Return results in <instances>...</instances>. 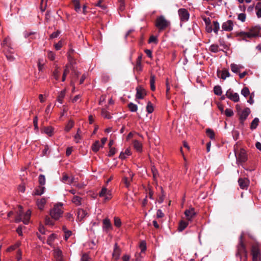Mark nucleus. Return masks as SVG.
<instances>
[{
  "mask_svg": "<svg viewBox=\"0 0 261 261\" xmlns=\"http://www.w3.org/2000/svg\"><path fill=\"white\" fill-rule=\"evenodd\" d=\"M236 256L239 257L240 261H247L248 251L245 243L244 233H242L239 238V243L237 245Z\"/></svg>",
  "mask_w": 261,
  "mask_h": 261,
  "instance_id": "obj_1",
  "label": "nucleus"
},
{
  "mask_svg": "<svg viewBox=\"0 0 261 261\" xmlns=\"http://www.w3.org/2000/svg\"><path fill=\"white\" fill-rule=\"evenodd\" d=\"M1 45L3 48V52L5 53L8 60L11 62L13 61L15 58L12 55L13 51L10 38L9 37L5 38Z\"/></svg>",
  "mask_w": 261,
  "mask_h": 261,
  "instance_id": "obj_2",
  "label": "nucleus"
},
{
  "mask_svg": "<svg viewBox=\"0 0 261 261\" xmlns=\"http://www.w3.org/2000/svg\"><path fill=\"white\" fill-rule=\"evenodd\" d=\"M19 207L20 210L17 212V217L15 218V221L18 223L22 221L24 224H27L30 221L31 212L29 210L24 214L22 210V207L19 206Z\"/></svg>",
  "mask_w": 261,
  "mask_h": 261,
  "instance_id": "obj_3",
  "label": "nucleus"
},
{
  "mask_svg": "<svg viewBox=\"0 0 261 261\" xmlns=\"http://www.w3.org/2000/svg\"><path fill=\"white\" fill-rule=\"evenodd\" d=\"M170 24V21L166 19L163 15L158 17L155 22V25L160 31L166 29Z\"/></svg>",
  "mask_w": 261,
  "mask_h": 261,
  "instance_id": "obj_4",
  "label": "nucleus"
},
{
  "mask_svg": "<svg viewBox=\"0 0 261 261\" xmlns=\"http://www.w3.org/2000/svg\"><path fill=\"white\" fill-rule=\"evenodd\" d=\"M63 213L62 204L60 203L55 205L54 207L50 210V215L53 219L57 220L62 217Z\"/></svg>",
  "mask_w": 261,
  "mask_h": 261,
  "instance_id": "obj_5",
  "label": "nucleus"
},
{
  "mask_svg": "<svg viewBox=\"0 0 261 261\" xmlns=\"http://www.w3.org/2000/svg\"><path fill=\"white\" fill-rule=\"evenodd\" d=\"M250 253L252 261H261V249L258 244H254L251 245Z\"/></svg>",
  "mask_w": 261,
  "mask_h": 261,
  "instance_id": "obj_6",
  "label": "nucleus"
},
{
  "mask_svg": "<svg viewBox=\"0 0 261 261\" xmlns=\"http://www.w3.org/2000/svg\"><path fill=\"white\" fill-rule=\"evenodd\" d=\"M178 14L181 22L188 21L190 17V14L188 10L185 8H180L178 10Z\"/></svg>",
  "mask_w": 261,
  "mask_h": 261,
  "instance_id": "obj_7",
  "label": "nucleus"
},
{
  "mask_svg": "<svg viewBox=\"0 0 261 261\" xmlns=\"http://www.w3.org/2000/svg\"><path fill=\"white\" fill-rule=\"evenodd\" d=\"M250 113V110L248 108H246L242 111H239L238 114L240 116L239 119L240 123L243 125L244 121Z\"/></svg>",
  "mask_w": 261,
  "mask_h": 261,
  "instance_id": "obj_8",
  "label": "nucleus"
},
{
  "mask_svg": "<svg viewBox=\"0 0 261 261\" xmlns=\"http://www.w3.org/2000/svg\"><path fill=\"white\" fill-rule=\"evenodd\" d=\"M146 95L145 89L141 85H139L136 88V98L142 99L144 98Z\"/></svg>",
  "mask_w": 261,
  "mask_h": 261,
  "instance_id": "obj_9",
  "label": "nucleus"
},
{
  "mask_svg": "<svg viewBox=\"0 0 261 261\" xmlns=\"http://www.w3.org/2000/svg\"><path fill=\"white\" fill-rule=\"evenodd\" d=\"M225 95L227 98L234 102H237L239 101L240 98L239 94L237 93L233 92V90L231 89H228L226 91Z\"/></svg>",
  "mask_w": 261,
  "mask_h": 261,
  "instance_id": "obj_10",
  "label": "nucleus"
},
{
  "mask_svg": "<svg viewBox=\"0 0 261 261\" xmlns=\"http://www.w3.org/2000/svg\"><path fill=\"white\" fill-rule=\"evenodd\" d=\"M99 195L101 197H103L105 200H109L112 198V192L106 188H102Z\"/></svg>",
  "mask_w": 261,
  "mask_h": 261,
  "instance_id": "obj_11",
  "label": "nucleus"
},
{
  "mask_svg": "<svg viewBox=\"0 0 261 261\" xmlns=\"http://www.w3.org/2000/svg\"><path fill=\"white\" fill-rule=\"evenodd\" d=\"M102 229L106 232L112 230L113 226L110 220L108 218L104 219L102 221Z\"/></svg>",
  "mask_w": 261,
  "mask_h": 261,
  "instance_id": "obj_12",
  "label": "nucleus"
},
{
  "mask_svg": "<svg viewBox=\"0 0 261 261\" xmlns=\"http://www.w3.org/2000/svg\"><path fill=\"white\" fill-rule=\"evenodd\" d=\"M185 215L188 221H191L192 219L196 216V213L193 207H190L185 211Z\"/></svg>",
  "mask_w": 261,
  "mask_h": 261,
  "instance_id": "obj_13",
  "label": "nucleus"
},
{
  "mask_svg": "<svg viewBox=\"0 0 261 261\" xmlns=\"http://www.w3.org/2000/svg\"><path fill=\"white\" fill-rule=\"evenodd\" d=\"M233 23L231 20L223 22L222 24V29L225 31H231L233 29Z\"/></svg>",
  "mask_w": 261,
  "mask_h": 261,
  "instance_id": "obj_14",
  "label": "nucleus"
},
{
  "mask_svg": "<svg viewBox=\"0 0 261 261\" xmlns=\"http://www.w3.org/2000/svg\"><path fill=\"white\" fill-rule=\"evenodd\" d=\"M249 180L246 178H240L238 180L239 186L242 189H247L249 186Z\"/></svg>",
  "mask_w": 261,
  "mask_h": 261,
  "instance_id": "obj_15",
  "label": "nucleus"
},
{
  "mask_svg": "<svg viewBox=\"0 0 261 261\" xmlns=\"http://www.w3.org/2000/svg\"><path fill=\"white\" fill-rule=\"evenodd\" d=\"M238 161L240 162H245L247 160L246 153L244 150H241L237 157Z\"/></svg>",
  "mask_w": 261,
  "mask_h": 261,
  "instance_id": "obj_16",
  "label": "nucleus"
},
{
  "mask_svg": "<svg viewBox=\"0 0 261 261\" xmlns=\"http://www.w3.org/2000/svg\"><path fill=\"white\" fill-rule=\"evenodd\" d=\"M88 215L87 212L82 208H79L77 212V217L79 221H81Z\"/></svg>",
  "mask_w": 261,
  "mask_h": 261,
  "instance_id": "obj_17",
  "label": "nucleus"
},
{
  "mask_svg": "<svg viewBox=\"0 0 261 261\" xmlns=\"http://www.w3.org/2000/svg\"><path fill=\"white\" fill-rule=\"evenodd\" d=\"M47 199L45 198H42L40 199H37L36 201L37 205L38 208L40 210H43L44 206L46 203Z\"/></svg>",
  "mask_w": 261,
  "mask_h": 261,
  "instance_id": "obj_18",
  "label": "nucleus"
},
{
  "mask_svg": "<svg viewBox=\"0 0 261 261\" xmlns=\"http://www.w3.org/2000/svg\"><path fill=\"white\" fill-rule=\"evenodd\" d=\"M120 255V249L118 247L117 244H115L114 251L113 253V257L114 259H117L119 258Z\"/></svg>",
  "mask_w": 261,
  "mask_h": 261,
  "instance_id": "obj_19",
  "label": "nucleus"
},
{
  "mask_svg": "<svg viewBox=\"0 0 261 261\" xmlns=\"http://www.w3.org/2000/svg\"><path fill=\"white\" fill-rule=\"evenodd\" d=\"M237 35L240 36L243 38H250L253 37V35H252L250 30L248 32H240L237 34Z\"/></svg>",
  "mask_w": 261,
  "mask_h": 261,
  "instance_id": "obj_20",
  "label": "nucleus"
},
{
  "mask_svg": "<svg viewBox=\"0 0 261 261\" xmlns=\"http://www.w3.org/2000/svg\"><path fill=\"white\" fill-rule=\"evenodd\" d=\"M54 256L57 261H62V251L58 249L54 250Z\"/></svg>",
  "mask_w": 261,
  "mask_h": 261,
  "instance_id": "obj_21",
  "label": "nucleus"
},
{
  "mask_svg": "<svg viewBox=\"0 0 261 261\" xmlns=\"http://www.w3.org/2000/svg\"><path fill=\"white\" fill-rule=\"evenodd\" d=\"M252 35H253V37L258 36L259 34L261 35V28L258 27H254L250 30Z\"/></svg>",
  "mask_w": 261,
  "mask_h": 261,
  "instance_id": "obj_22",
  "label": "nucleus"
},
{
  "mask_svg": "<svg viewBox=\"0 0 261 261\" xmlns=\"http://www.w3.org/2000/svg\"><path fill=\"white\" fill-rule=\"evenodd\" d=\"M45 187L44 186H39L35 189L34 194L35 195H41L44 193Z\"/></svg>",
  "mask_w": 261,
  "mask_h": 261,
  "instance_id": "obj_23",
  "label": "nucleus"
},
{
  "mask_svg": "<svg viewBox=\"0 0 261 261\" xmlns=\"http://www.w3.org/2000/svg\"><path fill=\"white\" fill-rule=\"evenodd\" d=\"M72 4L74 6V10L79 13L81 11V5L79 0H72Z\"/></svg>",
  "mask_w": 261,
  "mask_h": 261,
  "instance_id": "obj_24",
  "label": "nucleus"
},
{
  "mask_svg": "<svg viewBox=\"0 0 261 261\" xmlns=\"http://www.w3.org/2000/svg\"><path fill=\"white\" fill-rule=\"evenodd\" d=\"M133 146L135 149L138 152H141L142 149V145L140 142L138 140H135L133 142Z\"/></svg>",
  "mask_w": 261,
  "mask_h": 261,
  "instance_id": "obj_25",
  "label": "nucleus"
},
{
  "mask_svg": "<svg viewBox=\"0 0 261 261\" xmlns=\"http://www.w3.org/2000/svg\"><path fill=\"white\" fill-rule=\"evenodd\" d=\"M129 176L130 177V179H128V178L126 177H124L123 179L124 183L127 188H128L129 187V186L130 185V181L132 180L133 177L134 176V174L132 173L129 172Z\"/></svg>",
  "mask_w": 261,
  "mask_h": 261,
  "instance_id": "obj_26",
  "label": "nucleus"
},
{
  "mask_svg": "<svg viewBox=\"0 0 261 261\" xmlns=\"http://www.w3.org/2000/svg\"><path fill=\"white\" fill-rule=\"evenodd\" d=\"M43 132L45 134L50 137L53 135L54 128L51 126L45 127L43 128Z\"/></svg>",
  "mask_w": 261,
  "mask_h": 261,
  "instance_id": "obj_27",
  "label": "nucleus"
},
{
  "mask_svg": "<svg viewBox=\"0 0 261 261\" xmlns=\"http://www.w3.org/2000/svg\"><path fill=\"white\" fill-rule=\"evenodd\" d=\"M188 223L184 221H181L179 222L178 230L179 231H183L188 226Z\"/></svg>",
  "mask_w": 261,
  "mask_h": 261,
  "instance_id": "obj_28",
  "label": "nucleus"
},
{
  "mask_svg": "<svg viewBox=\"0 0 261 261\" xmlns=\"http://www.w3.org/2000/svg\"><path fill=\"white\" fill-rule=\"evenodd\" d=\"M99 141H96L92 146V149L94 152H97L101 147Z\"/></svg>",
  "mask_w": 261,
  "mask_h": 261,
  "instance_id": "obj_29",
  "label": "nucleus"
},
{
  "mask_svg": "<svg viewBox=\"0 0 261 261\" xmlns=\"http://www.w3.org/2000/svg\"><path fill=\"white\" fill-rule=\"evenodd\" d=\"M59 68L57 66H56V69L53 73L54 78L57 81L59 80L60 75V72Z\"/></svg>",
  "mask_w": 261,
  "mask_h": 261,
  "instance_id": "obj_30",
  "label": "nucleus"
},
{
  "mask_svg": "<svg viewBox=\"0 0 261 261\" xmlns=\"http://www.w3.org/2000/svg\"><path fill=\"white\" fill-rule=\"evenodd\" d=\"M151 172L153 175V178L154 180H156L157 178L159 176L158 171L156 167L154 166L151 167Z\"/></svg>",
  "mask_w": 261,
  "mask_h": 261,
  "instance_id": "obj_31",
  "label": "nucleus"
},
{
  "mask_svg": "<svg viewBox=\"0 0 261 261\" xmlns=\"http://www.w3.org/2000/svg\"><path fill=\"white\" fill-rule=\"evenodd\" d=\"M209 50L213 53H216L221 50L220 49H219V46L217 44H212L210 47Z\"/></svg>",
  "mask_w": 261,
  "mask_h": 261,
  "instance_id": "obj_32",
  "label": "nucleus"
},
{
  "mask_svg": "<svg viewBox=\"0 0 261 261\" xmlns=\"http://www.w3.org/2000/svg\"><path fill=\"white\" fill-rule=\"evenodd\" d=\"M128 108L132 112H136L138 110V106L137 105L134 104L133 102H129L128 104Z\"/></svg>",
  "mask_w": 261,
  "mask_h": 261,
  "instance_id": "obj_33",
  "label": "nucleus"
},
{
  "mask_svg": "<svg viewBox=\"0 0 261 261\" xmlns=\"http://www.w3.org/2000/svg\"><path fill=\"white\" fill-rule=\"evenodd\" d=\"M146 109V111L149 114L152 113L153 112L154 108L152 103L150 101H148Z\"/></svg>",
  "mask_w": 261,
  "mask_h": 261,
  "instance_id": "obj_34",
  "label": "nucleus"
},
{
  "mask_svg": "<svg viewBox=\"0 0 261 261\" xmlns=\"http://www.w3.org/2000/svg\"><path fill=\"white\" fill-rule=\"evenodd\" d=\"M74 121L70 120L65 127V130L68 132L74 126Z\"/></svg>",
  "mask_w": 261,
  "mask_h": 261,
  "instance_id": "obj_35",
  "label": "nucleus"
},
{
  "mask_svg": "<svg viewBox=\"0 0 261 261\" xmlns=\"http://www.w3.org/2000/svg\"><path fill=\"white\" fill-rule=\"evenodd\" d=\"M259 119L257 118H255L252 121L250 128L251 129H255L258 125Z\"/></svg>",
  "mask_w": 261,
  "mask_h": 261,
  "instance_id": "obj_36",
  "label": "nucleus"
},
{
  "mask_svg": "<svg viewBox=\"0 0 261 261\" xmlns=\"http://www.w3.org/2000/svg\"><path fill=\"white\" fill-rule=\"evenodd\" d=\"M82 198L77 196H75L73 197L72 201L76 205H80L81 204Z\"/></svg>",
  "mask_w": 261,
  "mask_h": 261,
  "instance_id": "obj_37",
  "label": "nucleus"
},
{
  "mask_svg": "<svg viewBox=\"0 0 261 261\" xmlns=\"http://www.w3.org/2000/svg\"><path fill=\"white\" fill-rule=\"evenodd\" d=\"M101 115L105 118L111 119L112 117L110 113L108 111H107L105 109H102L101 110Z\"/></svg>",
  "mask_w": 261,
  "mask_h": 261,
  "instance_id": "obj_38",
  "label": "nucleus"
},
{
  "mask_svg": "<svg viewBox=\"0 0 261 261\" xmlns=\"http://www.w3.org/2000/svg\"><path fill=\"white\" fill-rule=\"evenodd\" d=\"M69 73V66L66 65L65 67V69L62 76V81L64 82L66 80V75Z\"/></svg>",
  "mask_w": 261,
  "mask_h": 261,
  "instance_id": "obj_39",
  "label": "nucleus"
},
{
  "mask_svg": "<svg viewBox=\"0 0 261 261\" xmlns=\"http://www.w3.org/2000/svg\"><path fill=\"white\" fill-rule=\"evenodd\" d=\"M65 90H63V91H61L60 92V93H59V95H58V101L60 103H63V98H64L65 96Z\"/></svg>",
  "mask_w": 261,
  "mask_h": 261,
  "instance_id": "obj_40",
  "label": "nucleus"
},
{
  "mask_svg": "<svg viewBox=\"0 0 261 261\" xmlns=\"http://www.w3.org/2000/svg\"><path fill=\"white\" fill-rule=\"evenodd\" d=\"M214 92L217 95H221L222 91L221 87L220 86H216L214 88Z\"/></svg>",
  "mask_w": 261,
  "mask_h": 261,
  "instance_id": "obj_41",
  "label": "nucleus"
},
{
  "mask_svg": "<svg viewBox=\"0 0 261 261\" xmlns=\"http://www.w3.org/2000/svg\"><path fill=\"white\" fill-rule=\"evenodd\" d=\"M206 134L207 136L211 139H214L215 138V133L212 129L210 128H207L206 129Z\"/></svg>",
  "mask_w": 261,
  "mask_h": 261,
  "instance_id": "obj_42",
  "label": "nucleus"
},
{
  "mask_svg": "<svg viewBox=\"0 0 261 261\" xmlns=\"http://www.w3.org/2000/svg\"><path fill=\"white\" fill-rule=\"evenodd\" d=\"M38 180L40 186H44L46 181L45 176L44 175L40 174L39 176Z\"/></svg>",
  "mask_w": 261,
  "mask_h": 261,
  "instance_id": "obj_43",
  "label": "nucleus"
},
{
  "mask_svg": "<svg viewBox=\"0 0 261 261\" xmlns=\"http://www.w3.org/2000/svg\"><path fill=\"white\" fill-rule=\"evenodd\" d=\"M230 68L231 71L234 73H237L240 71V66L235 64H231L230 65Z\"/></svg>",
  "mask_w": 261,
  "mask_h": 261,
  "instance_id": "obj_44",
  "label": "nucleus"
},
{
  "mask_svg": "<svg viewBox=\"0 0 261 261\" xmlns=\"http://www.w3.org/2000/svg\"><path fill=\"white\" fill-rule=\"evenodd\" d=\"M261 3L258 2L257 3L256 6H255V9L257 10L256 12V15L258 18L261 17Z\"/></svg>",
  "mask_w": 261,
  "mask_h": 261,
  "instance_id": "obj_45",
  "label": "nucleus"
},
{
  "mask_svg": "<svg viewBox=\"0 0 261 261\" xmlns=\"http://www.w3.org/2000/svg\"><path fill=\"white\" fill-rule=\"evenodd\" d=\"M230 76L229 72L227 70H223L222 71V73L221 74L220 77L222 79L225 80L226 77H229Z\"/></svg>",
  "mask_w": 261,
  "mask_h": 261,
  "instance_id": "obj_46",
  "label": "nucleus"
},
{
  "mask_svg": "<svg viewBox=\"0 0 261 261\" xmlns=\"http://www.w3.org/2000/svg\"><path fill=\"white\" fill-rule=\"evenodd\" d=\"M114 225L116 227L119 228L121 226V221L119 217H115L114 218Z\"/></svg>",
  "mask_w": 261,
  "mask_h": 261,
  "instance_id": "obj_47",
  "label": "nucleus"
},
{
  "mask_svg": "<svg viewBox=\"0 0 261 261\" xmlns=\"http://www.w3.org/2000/svg\"><path fill=\"white\" fill-rule=\"evenodd\" d=\"M81 130L80 128H78L77 130L76 134L74 136V139L75 140L76 143H79L80 140L81 139Z\"/></svg>",
  "mask_w": 261,
  "mask_h": 261,
  "instance_id": "obj_48",
  "label": "nucleus"
},
{
  "mask_svg": "<svg viewBox=\"0 0 261 261\" xmlns=\"http://www.w3.org/2000/svg\"><path fill=\"white\" fill-rule=\"evenodd\" d=\"M213 25H214V28L213 29V31L216 34H217L218 32L220 29L219 22L217 21H213Z\"/></svg>",
  "mask_w": 261,
  "mask_h": 261,
  "instance_id": "obj_49",
  "label": "nucleus"
},
{
  "mask_svg": "<svg viewBox=\"0 0 261 261\" xmlns=\"http://www.w3.org/2000/svg\"><path fill=\"white\" fill-rule=\"evenodd\" d=\"M241 94L244 96L245 97H246L247 96H248L250 94V91L249 89L245 87L242 89L241 90Z\"/></svg>",
  "mask_w": 261,
  "mask_h": 261,
  "instance_id": "obj_50",
  "label": "nucleus"
},
{
  "mask_svg": "<svg viewBox=\"0 0 261 261\" xmlns=\"http://www.w3.org/2000/svg\"><path fill=\"white\" fill-rule=\"evenodd\" d=\"M81 261H91V258L87 253H85L82 254Z\"/></svg>",
  "mask_w": 261,
  "mask_h": 261,
  "instance_id": "obj_51",
  "label": "nucleus"
},
{
  "mask_svg": "<svg viewBox=\"0 0 261 261\" xmlns=\"http://www.w3.org/2000/svg\"><path fill=\"white\" fill-rule=\"evenodd\" d=\"M21 244V243L18 242H17L15 245H12L10 247H9L8 249H7V251H12V250H14L15 249H16V248H17Z\"/></svg>",
  "mask_w": 261,
  "mask_h": 261,
  "instance_id": "obj_52",
  "label": "nucleus"
},
{
  "mask_svg": "<svg viewBox=\"0 0 261 261\" xmlns=\"http://www.w3.org/2000/svg\"><path fill=\"white\" fill-rule=\"evenodd\" d=\"M47 57L51 61H54L55 59L56 55L55 53L51 51H47Z\"/></svg>",
  "mask_w": 261,
  "mask_h": 261,
  "instance_id": "obj_53",
  "label": "nucleus"
},
{
  "mask_svg": "<svg viewBox=\"0 0 261 261\" xmlns=\"http://www.w3.org/2000/svg\"><path fill=\"white\" fill-rule=\"evenodd\" d=\"M246 14L245 13H240L238 16V19L241 22H244L246 20Z\"/></svg>",
  "mask_w": 261,
  "mask_h": 261,
  "instance_id": "obj_54",
  "label": "nucleus"
},
{
  "mask_svg": "<svg viewBox=\"0 0 261 261\" xmlns=\"http://www.w3.org/2000/svg\"><path fill=\"white\" fill-rule=\"evenodd\" d=\"M170 81L169 79L168 78H167L166 80V94H167V95H168V93H169V92L170 91Z\"/></svg>",
  "mask_w": 261,
  "mask_h": 261,
  "instance_id": "obj_55",
  "label": "nucleus"
},
{
  "mask_svg": "<svg viewBox=\"0 0 261 261\" xmlns=\"http://www.w3.org/2000/svg\"><path fill=\"white\" fill-rule=\"evenodd\" d=\"M119 3V10L123 11L125 9L124 0L118 1Z\"/></svg>",
  "mask_w": 261,
  "mask_h": 261,
  "instance_id": "obj_56",
  "label": "nucleus"
},
{
  "mask_svg": "<svg viewBox=\"0 0 261 261\" xmlns=\"http://www.w3.org/2000/svg\"><path fill=\"white\" fill-rule=\"evenodd\" d=\"M148 43H154L156 44L158 43L157 38L154 36H151L149 39Z\"/></svg>",
  "mask_w": 261,
  "mask_h": 261,
  "instance_id": "obj_57",
  "label": "nucleus"
},
{
  "mask_svg": "<svg viewBox=\"0 0 261 261\" xmlns=\"http://www.w3.org/2000/svg\"><path fill=\"white\" fill-rule=\"evenodd\" d=\"M135 69L137 71H141L142 70L141 62H140L139 61L136 62V65L135 67Z\"/></svg>",
  "mask_w": 261,
  "mask_h": 261,
  "instance_id": "obj_58",
  "label": "nucleus"
},
{
  "mask_svg": "<svg viewBox=\"0 0 261 261\" xmlns=\"http://www.w3.org/2000/svg\"><path fill=\"white\" fill-rule=\"evenodd\" d=\"M225 114L227 117H231L233 115V112L232 110L230 109H226L225 111Z\"/></svg>",
  "mask_w": 261,
  "mask_h": 261,
  "instance_id": "obj_59",
  "label": "nucleus"
},
{
  "mask_svg": "<svg viewBox=\"0 0 261 261\" xmlns=\"http://www.w3.org/2000/svg\"><path fill=\"white\" fill-rule=\"evenodd\" d=\"M116 150L114 147H110V151L108 153V156H112L116 153Z\"/></svg>",
  "mask_w": 261,
  "mask_h": 261,
  "instance_id": "obj_60",
  "label": "nucleus"
},
{
  "mask_svg": "<svg viewBox=\"0 0 261 261\" xmlns=\"http://www.w3.org/2000/svg\"><path fill=\"white\" fill-rule=\"evenodd\" d=\"M65 233V235H64V239L65 240H67L69 238V237L71 236V234H72V232L70 230H66L64 232Z\"/></svg>",
  "mask_w": 261,
  "mask_h": 261,
  "instance_id": "obj_61",
  "label": "nucleus"
},
{
  "mask_svg": "<svg viewBox=\"0 0 261 261\" xmlns=\"http://www.w3.org/2000/svg\"><path fill=\"white\" fill-rule=\"evenodd\" d=\"M60 34V32L59 31H57L56 32H53L50 35V39H54L55 38H57L59 34Z\"/></svg>",
  "mask_w": 261,
  "mask_h": 261,
  "instance_id": "obj_62",
  "label": "nucleus"
},
{
  "mask_svg": "<svg viewBox=\"0 0 261 261\" xmlns=\"http://www.w3.org/2000/svg\"><path fill=\"white\" fill-rule=\"evenodd\" d=\"M164 216V214L160 209L158 210L156 212V217L158 218H163Z\"/></svg>",
  "mask_w": 261,
  "mask_h": 261,
  "instance_id": "obj_63",
  "label": "nucleus"
},
{
  "mask_svg": "<svg viewBox=\"0 0 261 261\" xmlns=\"http://www.w3.org/2000/svg\"><path fill=\"white\" fill-rule=\"evenodd\" d=\"M72 74H73V78H75L76 80V79L78 78L80 74V73L78 71H76V70L73 69V71H72Z\"/></svg>",
  "mask_w": 261,
  "mask_h": 261,
  "instance_id": "obj_64",
  "label": "nucleus"
}]
</instances>
